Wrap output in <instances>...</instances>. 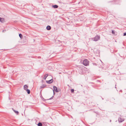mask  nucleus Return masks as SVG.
Masks as SVG:
<instances>
[{"instance_id": "9b49d317", "label": "nucleus", "mask_w": 126, "mask_h": 126, "mask_svg": "<svg viewBox=\"0 0 126 126\" xmlns=\"http://www.w3.org/2000/svg\"><path fill=\"white\" fill-rule=\"evenodd\" d=\"M38 126H42V124L41 122H39L38 124L37 125Z\"/></svg>"}, {"instance_id": "4468645a", "label": "nucleus", "mask_w": 126, "mask_h": 126, "mask_svg": "<svg viewBox=\"0 0 126 126\" xmlns=\"http://www.w3.org/2000/svg\"><path fill=\"white\" fill-rule=\"evenodd\" d=\"M14 111L15 112L16 114H18L19 113V112L18 111H16L15 110H14Z\"/></svg>"}, {"instance_id": "4be33fe9", "label": "nucleus", "mask_w": 126, "mask_h": 126, "mask_svg": "<svg viewBox=\"0 0 126 126\" xmlns=\"http://www.w3.org/2000/svg\"><path fill=\"white\" fill-rule=\"evenodd\" d=\"M110 122H111V120H110Z\"/></svg>"}, {"instance_id": "f257e3e1", "label": "nucleus", "mask_w": 126, "mask_h": 126, "mask_svg": "<svg viewBox=\"0 0 126 126\" xmlns=\"http://www.w3.org/2000/svg\"><path fill=\"white\" fill-rule=\"evenodd\" d=\"M89 61L86 59L84 60L83 62V64L85 66H87L89 65Z\"/></svg>"}, {"instance_id": "f3484780", "label": "nucleus", "mask_w": 126, "mask_h": 126, "mask_svg": "<svg viewBox=\"0 0 126 126\" xmlns=\"http://www.w3.org/2000/svg\"><path fill=\"white\" fill-rule=\"evenodd\" d=\"M54 97V96H53L51 97L49 99H49V100H51V99H52L53 97Z\"/></svg>"}, {"instance_id": "b1692460", "label": "nucleus", "mask_w": 126, "mask_h": 126, "mask_svg": "<svg viewBox=\"0 0 126 126\" xmlns=\"http://www.w3.org/2000/svg\"><path fill=\"white\" fill-rule=\"evenodd\" d=\"M4 31V30H3L2 31L3 32Z\"/></svg>"}, {"instance_id": "9d476101", "label": "nucleus", "mask_w": 126, "mask_h": 126, "mask_svg": "<svg viewBox=\"0 0 126 126\" xmlns=\"http://www.w3.org/2000/svg\"><path fill=\"white\" fill-rule=\"evenodd\" d=\"M48 74H46L44 78V79L45 80L46 79L47 77L48 76Z\"/></svg>"}, {"instance_id": "7ed1b4c3", "label": "nucleus", "mask_w": 126, "mask_h": 126, "mask_svg": "<svg viewBox=\"0 0 126 126\" xmlns=\"http://www.w3.org/2000/svg\"><path fill=\"white\" fill-rule=\"evenodd\" d=\"M53 92L54 94H55L54 91H55L56 92H59V91L57 89V87L55 86H53Z\"/></svg>"}, {"instance_id": "f03ea898", "label": "nucleus", "mask_w": 126, "mask_h": 126, "mask_svg": "<svg viewBox=\"0 0 126 126\" xmlns=\"http://www.w3.org/2000/svg\"><path fill=\"white\" fill-rule=\"evenodd\" d=\"M100 37L99 36L97 35L93 39H94L93 40L94 41H97L99 40L100 39Z\"/></svg>"}, {"instance_id": "aec40b11", "label": "nucleus", "mask_w": 126, "mask_h": 126, "mask_svg": "<svg viewBox=\"0 0 126 126\" xmlns=\"http://www.w3.org/2000/svg\"><path fill=\"white\" fill-rule=\"evenodd\" d=\"M126 32H125L124 33L123 36H126Z\"/></svg>"}, {"instance_id": "ddd939ff", "label": "nucleus", "mask_w": 126, "mask_h": 126, "mask_svg": "<svg viewBox=\"0 0 126 126\" xmlns=\"http://www.w3.org/2000/svg\"><path fill=\"white\" fill-rule=\"evenodd\" d=\"M19 36L21 38H22V35L21 33H20L19 34Z\"/></svg>"}, {"instance_id": "1a4fd4ad", "label": "nucleus", "mask_w": 126, "mask_h": 126, "mask_svg": "<svg viewBox=\"0 0 126 126\" xmlns=\"http://www.w3.org/2000/svg\"><path fill=\"white\" fill-rule=\"evenodd\" d=\"M52 7L54 8H57L58 7V6L57 5H53Z\"/></svg>"}, {"instance_id": "dca6fc26", "label": "nucleus", "mask_w": 126, "mask_h": 126, "mask_svg": "<svg viewBox=\"0 0 126 126\" xmlns=\"http://www.w3.org/2000/svg\"><path fill=\"white\" fill-rule=\"evenodd\" d=\"M93 64L94 65H97V64L96 63H93Z\"/></svg>"}, {"instance_id": "f8f14e48", "label": "nucleus", "mask_w": 126, "mask_h": 126, "mask_svg": "<svg viewBox=\"0 0 126 126\" xmlns=\"http://www.w3.org/2000/svg\"><path fill=\"white\" fill-rule=\"evenodd\" d=\"M28 94H29L30 93V91L29 90L27 89L26 90Z\"/></svg>"}, {"instance_id": "5701e85b", "label": "nucleus", "mask_w": 126, "mask_h": 126, "mask_svg": "<svg viewBox=\"0 0 126 126\" xmlns=\"http://www.w3.org/2000/svg\"><path fill=\"white\" fill-rule=\"evenodd\" d=\"M97 81H99L98 80H97Z\"/></svg>"}, {"instance_id": "2eb2a0df", "label": "nucleus", "mask_w": 126, "mask_h": 126, "mask_svg": "<svg viewBox=\"0 0 126 126\" xmlns=\"http://www.w3.org/2000/svg\"><path fill=\"white\" fill-rule=\"evenodd\" d=\"M71 91L72 93H73L74 92V89H72L71 90Z\"/></svg>"}, {"instance_id": "0eeeda50", "label": "nucleus", "mask_w": 126, "mask_h": 126, "mask_svg": "<svg viewBox=\"0 0 126 126\" xmlns=\"http://www.w3.org/2000/svg\"><path fill=\"white\" fill-rule=\"evenodd\" d=\"M46 29L47 30H50L51 29V27L50 26H47L46 27Z\"/></svg>"}, {"instance_id": "20e7f679", "label": "nucleus", "mask_w": 126, "mask_h": 126, "mask_svg": "<svg viewBox=\"0 0 126 126\" xmlns=\"http://www.w3.org/2000/svg\"><path fill=\"white\" fill-rule=\"evenodd\" d=\"M53 81V79H52L46 81V82L48 83H51Z\"/></svg>"}, {"instance_id": "423d86ee", "label": "nucleus", "mask_w": 126, "mask_h": 126, "mask_svg": "<svg viewBox=\"0 0 126 126\" xmlns=\"http://www.w3.org/2000/svg\"><path fill=\"white\" fill-rule=\"evenodd\" d=\"M28 88V86L27 85H25L24 86V88L25 90H27Z\"/></svg>"}, {"instance_id": "6e6552de", "label": "nucleus", "mask_w": 126, "mask_h": 126, "mask_svg": "<svg viewBox=\"0 0 126 126\" xmlns=\"http://www.w3.org/2000/svg\"><path fill=\"white\" fill-rule=\"evenodd\" d=\"M46 86V85L45 84H43L42 86L40 87V88H43Z\"/></svg>"}, {"instance_id": "412c9836", "label": "nucleus", "mask_w": 126, "mask_h": 126, "mask_svg": "<svg viewBox=\"0 0 126 126\" xmlns=\"http://www.w3.org/2000/svg\"><path fill=\"white\" fill-rule=\"evenodd\" d=\"M1 19H2V20H3V18H1V17H0V21H1Z\"/></svg>"}, {"instance_id": "39448f33", "label": "nucleus", "mask_w": 126, "mask_h": 126, "mask_svg": "<svg viewBox=\"0 0 126 126\" xmlns=\"http://www.w3.org/2000/svg\"><path fill=\"white\" fill-rule=\"evenodd\" d=\"M124 120V119H122L121 118H119L118 119V121L119 123H121Z\"/></svg>"}, {"instance_id": "6ab92c4d", "label": "nucleus", "mask_w": 126, "mask_h": 126, "mask_svg": "<svg viewBox=\"0 0 126 126\" xmlns=\"http://www.w3.org/2000/svg\"><path fill=\"white\" fill-rule=\"evenodd\" d=\"M4 21V18H3V20H2V19H1V21H0L1 22H2L3 21Z\"/></svg>"}, {"instance_id": "a211bd4d", "label": "nucleus", "mask_w": 126, "mask_h": 126, "mask_svg": "<svg viewBox=\"0 0 126 126\" xmlns=\"http://www.w3.org/2000/svg\"><path fill=\"white\" fill-rule=\"evenodd\" d=\"M112 33L113 34H114L115 33L114 31H113V30H112Z\"/></svg>"}]
</instances>
